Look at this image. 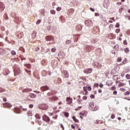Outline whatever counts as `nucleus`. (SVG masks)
<instances>
[{"label": "nucleus", "instance_id": "nucleus-1", "mask_svg": "<svg viewBox=\"0 0 130 130\" xmlns=\"http://www.w3.org/2000/svg\"><path fill=\"white\" fill-rule=\"evenodd\" d=\"M83 91L82 90L81 91V94H82V95H88L89 93L88 91H92V87L88 85L83 87Z\"/></svg>", "mask_w": 130, "mask_h": 130}, {"label": "nucleus", "instance_id": "nucleus-2", "mask_svg": "<svg viewBox=\"0 0 130 130\" xmlns=\"http://www.w3.org/2000/svg\"><path fill=\"white\" fill-rule=\"evenodd\" d=\"M89 107L90 109H91L92 110V111H96V110H97V109H98V107L95 106L94 108V102H93L89 103Z\"/></svg>", "mask_w": 130, "mask_h": 130}, {"label": "nucleus", "instance_id": "nucleus-3", "mask_svg": "<svg viewBox=\"0 0 130 130\" xmlns=\"http://www.w3.org/2000/svg\"><path fill=\"white\" fill-rule=\"evenodd\" d=\"M39 108L42 109V110H47L48 109V106L47 104H43L39 105Z\"/></svg>", "mask_w": 130, "mask_h": 130}, {"label": "nucleus", "instance_id": "nucleus-4", "mask_svg": "<svg viewBox=\"0 0 130 130\" xmlns=\"http://www.w3.org/2000/svg\"><path fill=\"white\" fill-rule=\"evenodd\" d=\"M85 24L87 27H91V26H93V21L90 20H85Z\"/></svg>", "mask_w": 130, "mask_h": 130}, {"label": "nucleus", "instance_id": "nucleus-5", "mask_svg": "<svg viewBox=\"0 0 130 130\" xmlns=\"http://www.w3.org/2000/svg\"><path fill=\"white\" fill-rule=\"evenodd\" d=\"M83 72L85 74H91V73L93 72V69L92 68L86 69L84 70Z\"/></svg>", "mask_w": 130, "mask_h": 130}, {"label": "nucleus", "instance_id": "nucleus-6", "mask_svg": "<svg viewBox=\"0 0 130 130\" xmlns=\"http://www.w3.org/2000/svg\"><path fill=\"white\" fill-rule=\"evenodd\" d=\"M45 39L47 41H53L54 38L52 36H48L45 37Z\"/></svg>", "mask_w": 130, "mask_h": 130}, {"label": "nucleus", "instance_id": "nucleus-7", "mask_svg": "<svg viewBox=\"0 0 130 130\" xmlns=\"http://www.w3.org/2000/svg\"><path fill=\"white\" fill-rule=\"evenodd\" d=\"M43 120H44V121H46V122H49V121H50V119L48 116H46V115H44L43 116Z\"/></svg>", "mask_w": 130, "mask_h": 130}, {"label": "nucleus", "instance_id": "nucleus-8", "mask_svg": "<svg viewBox=\"0 0 130 130\" xmlns=\"http://www.w3.org/2000/svg\"><path fill=\"white\" fill-rule=\"evenodd\" d=\"M41 90L43 92H44L47 91V90H49V87L47 86H44L41 87Z\"/></svg>", "mask_w": 130, "mask_h": 130}, {"label": "nucleus", "instance_id": "nucleus-9", "mask_svg": "<svg viewBox=\"0 0 130 130\" xmlns=\"http://www.w3.org/2000/svg\"><path fill=\"white\" fill-rule=\"evenodd\" d=\"M4 9H5V6L3 3L0 2V12H3L4 11Z\"/></svg>", "mask_w": 130, "mask_h": 130}, {"label": "nucleus", "instance_id": "nucleus-10", "mask_svg": "<svg viewBox=\"0 0 130 130\" xmlns=\"http://www.w3.org/2000/svg\"><path fill=\"white\" fill-rule=\"evenodd\" d=\"M3 106H4V107L11 108V107H12V105H10V103H6L3 104Z\"/></svg>", "mask_w": 130, "mask_h": 130}, {"label": "nucleus", "instance_id": "nucleus-11", "mask_svg": "<svg viewBox=\"0 0 130 130\" xmlns=\"http://www.w3.org/2000/svg\"><path fill=\"white\" fill-rule=\"evenodd\" d=\"M67 104H72V102L73 101V99L70 98H67Z\"/></svg>", "mask_w": 130, "mask_h": 130}, {"label": "nucleus", "instance_id": "nucleus-12", "mask_svg": "<svg viewBox=\"0 0 130 130\" xmlns=\"http://www.w3.org/2000/svg\"><path fill=\"white\" fill-rule=\"evenodd\" d=\"M14 112H15V113H20V109L18 108H15Z\"/></svg>", "mask_w": 130, "mask_h": 130}, {"label": "nucleus", "instance_id": "nucleus-13", "mask_svg": "<svg viewBox=\"0 0 130 130\" xmlns=\"http://www.w3.org/2000/svg\"><path fill=\"white\" fill-rule=\"evenodd\" d=\"M51 100H54L55 101H56L58 100V98L56 96H53L50 98Z\"/></svg>", "mask_w": 130, "mask_h": 130}, {"label": "nucleus", "instance_id": "nucleus-14", "mask_svg": "<svg viewBox=\"0 0 130 130\" xmlns=\"http://www.w3.org/2000/svg\"><path fill=\"white\" fill-rule=\"evenodd\" d=\"M124 86H125V84L122 82H119L118 85V87H124Z\"/></svg>", "mask_w": 130, "mask_h": 130}, {"label": "nucleus", "instance_id": "nucleus-15", "mask_svg": "<svg viewBox=\"0 0 130 130\" xmlns=\"http://www.w3.org/2000/svg\"><path fill=\"white\" fill-rule=\"evenodd\" d=\"M95 66L98 68V69H101V68H102V65L99 63H96Z\"/></svg>", "mask_w": 130, "mask_h": 130}, {"label": "nucleus", "instance_id": "nucleus-16", "mask_svg": "<svg viewBox=\"0 0 130 130\" xmlns=\"http://www.w3.org/2000/svg\"><path fill=\"white\" fill-rule=\"evenodd\" d=\"M41 14L43 15V16H45V10L44 9H42L41 10Z\"/></svg>", "mask_w": 130, "mask_h": 130}, {"label": "nucleus", "instance_id": "nucleus-17", "mask_svg": "<svg viewBox=\"0 0 130 130\" xmlns=\"http://www.w3.org/2000/svg\"><path fill=\"white\" fill-rule=\"evenodd\" d=\"M124 51L125 53H128V52H129V49H128V48H126L124 49Z\"/></svg>", "mask_w": 130, "mask_h": 130}, {"label": "nucleus", "instance_id": "nucleus-18", "mask_svg": "<svg viewBox=\"0 0 130 130\" xmlns=\"http://www.w3.org/2000/svg\"><path fill=\"white\" fill-rule=\"evenodd\" d=\"M28 116H32V111L29 110L28 111L27 113Z\"/></svg>", "mask_w": 130, "mask_h": 130}, {"label": "nucleus", "instance_id": "nucleus-19", "mask_svg": "<svg viewBox=\"0 0 130 130\" xmlns=\"http://www.w3.org/2000/svg\"><path fill=\"white\" fill-rule=\"evenodd\" d=\"M72 118H73V120H74L75 122H79V120H78V119H77V118H76V117L73 116V117H72Z\"/></svg>", "mask_w": 130, "mask_h": 130}, {"label": "nucleus", "instance_id": "nucleus-20", "mask_svg": "<svg viewBox=\"0 0 130 130\" xmlns=\"http://www.w3.org/2000/svg\"><path fill=\"white\" fill-rule=\"evenodd\" d=\"M29 96L30 98H35L36 95L34 93H30L29 94Z\"/></svg>", "mask_w": 130, "mask_h": 130}, {"label": "nucleus", "instance_id": "nucleus-21", "mask_svg": "<svg viewBox=\"0 0 130 130\" xmlns=\"http://www.w3.org/2000/svg\"><path fill=\"white\" fill-rule=\"evenodd\" d=\"M50 13L52 15H55L56 12L54 10H50Z\"/></svg>", "mask_w": 130, "mask_h": 130}, {"label": "nucleus", "instance_id": "nucleus-22", "mask_svg": "<svg viewBox=\"0 0 130 130\" xmlns=\"http://www.w3.org/2000/svg\"><path fill=\"white\" fill-rule=\"evenodd\" d=\"M42 75L44 77H46V76H47V72L45 71H44L42 72Z\"/></svg>", "mask_w": 130, "mask_h": 130}, {"label": "nucleus", "instance_id": "nucleus-23", "mask_svg": "<svg viewBox=\"0 0 130 130\" xmlns=\"http://www.w3.org/2000/svg\"><path fill=\"white\" fill-rule=\"evenodd\" d=\"M79 84L80 86H84L85 84V82L84 81H79Z\"/></svg>", "mask_w": 130, "mask_h": 130}, {"label": "nucleus", "instance_id": "nucleus-24", "mask_svg": "<svg viewBox=\"0 0 130 130\" xmlns=\"http://www.w3.org/2000/svg\"><path fill=\"white\" fill-rule=\"evenodd\" d=\"M64 115L65 117H69L70 114L68 112H64Z\"/></svg>", "mask_w": 130, "mask_h": 130}, {"label": "nucleus", "instance_id": "nucleus-25", "mask_svg": "<svg viewBox=\"0 0 130 130\" xmlns=\"http://www.w3.org/2000/svg\"><path fill=\"white\" fill-rule=\"evenodd\" d=\"M35 116L36 118H37V119H40V118H41L40 116L38 114H36Z\"/></svg>", "mask_w": 130, "mask_h": 130}, {"label": "nucleus", "instance_id": "nucleus-26", "mask_svg": "<svg viewBox=\"0 0 130 130\" xmlns=\"http://www.w3.org/2000/svg\"><path fill=\"white\" fill-rule=\"evenodd\" d=\"M107 84H108V86H111L112 85V82L111 81H108L107 82Z\"/></svg>", "mask_w": 130, "mask_h": 130}, {"label": "nucleus", "instance_id": "nucleus-27", "mask_svg": "<svg viewBox=\"0 0 130 130\" xmlns=\"http://www.w3.org/2000/svg\"><path fill=\"white\" fill-rule=\"evenodd\" d=\"M111 89L112 91H114V90H116V87H115V85H113L112 87H111Z\"/></svg>", "mask_w": 130, "mask_h": 130}, {"label": "nucleus", "instance_id": "nucleus-28", "mask_svg": "<svg viewBox=\"0 0 130 130\" xmlns=\"http://www.w3.org/2000/svg\"><path fill=\"white\" fill-rule=\"evenodd\" d=\"M125 78L126 80H130V75L129 74H126L125 75Z\"/></svg>", "mask_w": 130, "mask_h": 130}, {"label": "nucleus", "instance_id": "nucleus-29", "mask_svg": "<svg viewBox=\"0 0 130 130\" xmlns=\"http://www.w3.org/2000/svg\"><path fill=\"white\" fill-rule=\"evenodd\" d=\"M121 60H122V58H121V57H119L117 59V61L118 62H120V61H121Z\"/></svg>", "mask_w": 130, "mask_h": 130}, {"label": "nucleus", "instance_id": "nucleus-30", "mask_svg": "<svg viewBox=\"0 0 130 130\" xmlns=\"http://www.w3.org/2000/svg\"><path fill=\"white\" fill-rule=\"evenodd\" d=\"M64 76L65 78H69V73H68V72H64Z\"/></svg>", "mask_w": 130, "mask_h": 130}, {"label": "nucleus", "instance_id": "nucleus-31", "mask_svg": "<svg viewBox=\"0 0 130 130\" xmlns=\"http://www.w3.org/2000/svg\"><path fill=\"white\" fill-rule=\"evenodd\" d=\"M71 43H72V41H71V40H67L66 41V44H71Z\"/></svg>", "mask_w": 130, "mask_h": 130}, {"label": "nucleus", "instance_id": "nucleus-32", "mask_svg": "<svg viewBox=\"0 0 130 130\" xmlns=\"http://www.w3.org/2000/svg\"><path fill=\"white\" fill-rule=\"evenodd\" d=\"M80 80H82L83 81H86V77L85 76L80 77Z\"/></svg>", "mask_w": 130, "mask_h": 130}, {"label": "nucleus", "instance_id": "nucleus-33", "mask_svg": "<svg viewBox=\"0 0 130 130\" xmlns=\"http://www.w3.org/2000/svg\"><path fill=\"white\" fill-rule=\"evenodd\" d=\"M111 119H114L115 118V115L114 114H112L111 116Z\"/></svg>", "mask_w": 130, "mask_h": 130}, {"label": "nucleus", "instance_id": "nucleus-34", "mask_svg": "<svg viewBox=\"0 0 130 130\" xmlns=\"http://www.w3.org/2000/svg\"><path fill=\"white\" fill-rule=\"evenodd\" d=\"M130 92L129 91H126L124 93V95L125 96H127V95H129Z\"/></svg>", "mask_w": 130, "mask_h": 130}, {"label": "nucleus", "instance_id": "nucleus-35", "mask_svg": "<svg viewBox=\"0 0 130 130\" xmlns=\"http://www.w3.org/2000/svg\"><path fill=\"white\" fill-rule=\"evenodd\" d=\"M126 61H127V59L126 58H125L123 61H122V63L124 64H125L126 63Z\"/></svg>", "mask_w": 130, "mask_h": 130}, {"label": "nucleus", "instance_id": "nucleus-36", "mask_svg": "<svg viewBox=\"0 0 130 130\" xmlns=\"http://www.w3.org/2000/svg\"><path fill=\"white\" fill-rule=\"evenodd\" d=\"M120 91H121L122 92H125L126 89L124 88H120Z\"/></svg>", "mask_w": 130, "mask_h": 130}, {"label": "nucleus", "instance_id": "nucleus-37", "mask_svg": "<svg viewBox=\"0 0 130 130\" xmlns=\"http://www.w3.org/2000/svg\"><path fill=\"white\" fill-rule=\"evenodd\" d=\"M80 115L81 116H86L87 115L86 114V113H80Z\"/></svg>", "mask_w": 130, "mask_h": 130}, {"label": "nucleus", "instance_id": "nucleus-38", "mask_svg": "<svg viewBox=\"0 0 130 130\" xmlns=\"http://www.w3.org/2000/svg\"><path fill=\"white\" fill-rule=\"evenodd\" d=\"M123 44H124V45H127V41H126V40L123 41Z\"/></svg>", "mask_w": 130, "mask_h": 130}, {"label": "nucleus", "instance_id": "nucleus-39", "mask_svg": "<svg viewBox=\"0 0 130 130\" xmlns=\"http://www.w3.org/2000/svg\"><path fill=\"white\" fill-rule=\"evenodd\" d=\"M51 51H52V52H55V51H56V48H53L51 49Z\"/></svg>", "mask_w": 130, "mask_h": 130}, {"label": "nucleus", "instance_id": "nucleus-40", "mask_svg": "<svg viewBox=\"0 0 130 130\" xmlns=\"http://www.w3.org/2000/svg\"><path fill=\"white\" fill-rule=\"evenodd\" d=\"M41 23V20L39 19L36 22L37 25H39V24H40Z\"/></svg>", "mask_w": 130, "mask_h": 130}, {"label": "nucleus", "instance_id": "nucleus-41", "mask_svg": "<svg viewBox=\"0 0 130 130\" xmlns=\"http://www.w3.org/2000/svg\"><path fill=\"white\" fill-rule=\"evenodd\" d=\"M115 32H116V33H117V34L119 33V32H120V29H119V28L116 29V30H115Z\"/></svg>", "mask_w": 130, "mask_h": 130}, {"label": "nucleus", "instance_id": "nucleus-42", "mask_svg": "<svg viewBox=\"0 0 130 130\" xmlns=\"http://www.w3.org/2000/svg\"><path fill=\"white\" fill-rule=\"evenodd\" d=\"M56 11L57 12H59L60 11H61V7H57L56 8Z\"/></svg>", "mask_w": 130, "mask_h": 130}, {"label": "nucleus", "instance_id": "nucleus-43", "mask_svg": "<svg viewBox=\"0 0 130 130\" xmlns=\"http://www.w3.org/2000/svg\"><path fill=\"white\" fill-rule=\"evenodd\" d=\"M11 53H12V55H16V52L14 50H12L11 51Z\"/></svg>", "mask_w": 130, "mask_h": 130}, {"label": "nucleus", "instance_id": "nucleus-44", "mask_svg": "<svg viewBox=\"0 0 130 130\" xmlns=\"http://www.w3.org/2000/svg\"><path fill=\"white\" fill-rule=\"evenodd\" d=\"M99 84L97 83H95L94 84V86L93 87H95L96 88H98V86H99Z\"/></svg>", "mask_w": 130, "mask_h": 130}, {"label": "nucleus", "instance_id": "nucleus-45", "mask_svg": "<svg viewBox=\"0 0 130 130\" xmlns=\"http://www.w3.org/2000/svg\"><path fill=\"white\" fill-rule=\"evenodd\" d=\"M109 28H110V30H111V29H113V24H110L109 25Z\"/></svg>", "mask_w": 130, "mask_h": 130}, {"label": "nucleus", "instance_id": "nucleus-46", "mask_svg": "<svg viewBox=\"0 0 130 130\" xmlns=\"http://www.w3.org/2000/svg\"><path fill=\"white\" fill-rule=\"evenodd\" d=\"M119 23L117 22L115 25L116 28H119Z\"/></svg>", "mask_w": 130, "mask_h": 130}, {"label": "nucleus", "instance_id": "nucleus-47", "mask_svg": "<svg viewBox=\"0 0 130 130\" xmlns=\"http://www.w3.org/2000/svg\"><path fill=\"white\" fill-rule=\"evenodd\" d=\"M32 36H34V37H33V38H34V39L36 37V33L33 32V33L32 34Z\"/></svg>", "mask_w": 130, "mask_h": 130}, {"label": "nucleus", "instance_id": "nucleus-48", "mask_svg": "<svg viewBox=\"0 0 130 130\" xmlns=\"http://www.w3.org/2000/svg\"><path fill=\"white\" fill-rule=\"evenodd\" d=\"M39 49H40L39 47H36L35 48V51H37V52L39 51Z\"/></svg>", "mask_w": 130, "mask_h": 130}, {"label": "nucleus", "instance_id": "nucleus-49", "mask_svg": "<svg viewBox=\"0 0 130 130\" xmlns=\"http://www.w3.org/2000/svg\"><path fill=\"white\" fill-rule=\"evenodd\" d=\"M90 98L91 99H94L95 98V95H94L93 94H91L90 96Z\"/></svg>", "mask_w": 130, "mask_h": 130}, {"label": "nucleus", "instance_id": "nucleus-50", "mask_svg": "<svg viewBox=\"0 0 130 130\" xmlns=\"http://www.w3.org/2000/svg\"><path fill=\"white\" fill-rule=\"evenodd\" d=\"M77 28L79 30H82V26L81 25L77 26Z\"/></svg>", "mask_w": 130, "mask_h": 130}, {"label": "nucleus", "instance_id": "nucleus-51", "mask_svg": "<svg viewBox=\"0 0 130 130\" xmlns=\"http://www.w3.org/2000/svg\"><path fill=\"white\" fill-rule=\"evenodd\" d=\"M38 123L39 125H41V124H42V122L41 121H38Z\"/></svg>", "mask_w": 130, "mask_h": 130}, {"label": "nucleus", "instance_id": "nucleus-52", "mask_svg": "<svg viewBox=\"0 0 130 130\" xmlns=\"http://www.w3.org/2000/svg\"><path fill=\"white\" fill-rule=\"evenodd\" d=\"M113 94L114 95H117V91L115 90L113 91Z\"/></svg>", "mask_w": 130, "mask_h": 130}, {"label": "nucleus", "instance_id": "nucleus-53", "mask_svg": "<svg viewBox=\"0 0 130 130\" xmlns=\"http://www.w3.org/2000/svg\"><path fill=\"white\" fill-rule=\"evenodd\" d=\"M125 76V74L123 72H122L121 74V77H122V78H123V77H124Z\"/></svg>", "mask_w": 130, "mask_h": 130}, {"label": "nucleus", "instance_id": "nucleus-54", "mask_svg": "<svg viewBox=\"0 0 130 130\" xmlns=\"http://www.w3.org/2000/svg\"><path fill=\"white\" fill-rule=\"evenodd\" d=\"M99 87H100V88H103V84L102 83H100Z\"/></svg>", "mask_w": 130, "mask_h": 130}, {"label": "nucleus", "instance_id": "nucleus-55", "mask_svg": "<svg viewBox=\"0 0 130 130\" xmlns=\"http://www.w3.org/2000/svg\"><path fill=\"white\" fill-rule=\"evenodd\" d=\"M60 127L62 128L63 130H64V127L63 126V125H62V124H61Z\"/></svg>", "mask_w": 130, "mask_h": 130}, {"label": "nucleus", "instance_id": "nucleus-56", "mask_svg": "<svg viewBox=\"0 0 130 130\" xmlns=\"http://www.w3.org/2000/svg\"><path fill=\"white\" fill-rule=\"evenodd\" d=\"M90 11H91V12H95V9H94L92 8H90Z\"/></svg>", "mask_w": 130, "mask_h": 130}, {"label": "nucleus", "instance_id": "nucleus-57", "mask_svg": "<svg viewBox=\"0 0 130 130\" xmlns=\"http://www.w3.org/2000/svg\"><path fill=\"white\" fill-rule=\"evenodd\" d=\"M110 20H112L114 22H115V19H114V17L110 18Z\"/></svg>", "mask_w": 130, "mask_h": 130}, {"label": "nucleus", "instance_id": "nucleus-58", "mask_svg": "<svg viewBox=\"0 0 130 130\" xmlns=\"http://www.w3.org/2000/svg\"><path fill=\"white\" fill-rule=\"evenodd\" d=\"M82 99H83V100H87V96H84Z\"/></svg>", "mask_w": 130, "mask_h": 130}, {"label": "nucleus", "instance_id": "nucleus-59", "mask_svg": "<svg viewBox=\"0 0 130 130\" xmlns=\"http://www.w3.org/2000/svg\"><path fill=\"white\" fill-rule=\"evenodd\" d=\"M48 96H51L52 95V93L48 92L47 93Z\"/></svg>", "mask_w": 130, "mask_h": 130}, {"label": "nucleus", "instance_id": "nucleus-60", "mask_svg": "<svg viewBox=\"0 0 130 130\" xmlns=\"http://www.w3.org/2000/svg\"><path fill=\"white\" fill-rule=\"evenodd\" d=\"M71 127L73 128V129H75L76 128V127L73 124L71 125Z\"/></svg>", "mask_w": 130, "mask_h": 130}, {"label": "nucleus", "instance_id": "nucleus-61", "mask_svg": "<svg viewBox=\"0 0 130 130\" xmlns=\"http://www.w3.org/2000/svg\"><path fill=\"white\" fill-rule=\"evenodd\" d=\"M33 105L32 104H30V105H29V108H33Z\"/></svg>", "mask_w": 130, "mask_h": 130}, {"label": "nucleus", "instance_id": "nucleus-62", "mask_svg": "<svg viewBox=\"0 0 130 130\" xmlns=\"http://www.w3.org/2000/svg\"><path fill=\"white\" fill-rule=\"evenodd\" d=\"M95 16L96 17H98L99 16H100V14H99V13H95Z\"/></svg>", "mask_w": 130, "mask_h": 130}, {"label": "nucleus", "instance_id": "nucleus-63", "mask_svg": "<svg viewBox=\"0 0 130 130\" xmlns=\"http://www.w3.org/2000/svg\"><path fill=\"white\" fill-rule=\"evenodd\" d=\"M127 35H130V30H128L127 31Z\"/></svg>", "mask_w": 130, "mask_h": 130}, {"label": "nucleus", "instance_id": "nucleus-64", "mask_svg": "<svg viewBox=\"0 0 130 130\" xmlns=\"http://www.w3.org/2000/svg\"><path fill=\"white\" fill-rule=\"evenodd\" d=\"M98 92H99V93H102V90H101V89H99Z\"/></svg>", "mask_w": 130, "mask_h": 130}]
</instances>
